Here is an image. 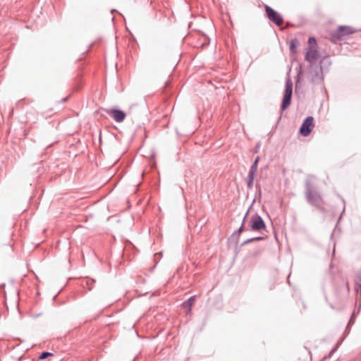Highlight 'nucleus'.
<instances>
[{
  "instance_id": "4be33fe9",
  "label": "nucleus",
  "mask_w": 361,
  "mask_h": 361,
  "mask_svg": "<svg viewBox=\"0 0 361 361\" xmlns=\"http://www.w3.org/2000/svg\"><path fill=\"white\" fill-rule=\"evenodd\" d=\"M339 345L340 343H336V345L331 349V350L330 351V353L333 355L336 350L339 347Z\"/></svg>"
},
{
  "instance_id": "a878e982",
  "label": "nucleus",
  "mask_w": 361,
  "mask_h": 361,
  "mask_svg": "<svg viewBox=\"0 0 361 361\" xmlns=\"http://www.w3.org/2000/svg\"><path fill=\"white\" fill-rule=\"evenodd\" d=\"M247 214H248V211L246 212V214H245L244 217H243V221L242 223H243L244 224H245V219L247 216Z\"/></svg>"
},
{
  "instance_id": "0eeeda50",
  "label": "nucleus",
  "mask_w": 361,
  "mask_h": 361,
  "mask_svg": "<svg viewBox=\"0 0 361 361\" xmlns=\"http://www.w3.org/2000/svg\"><path fill=\"white\" fill-rule=\"evenodd\" d=\"M314 126V118L311 116H307L303 120L300 127L299 133L301 135L307 137L311 133Z\"/></svg>"
},
{
  "instance_id": "f03ea898",
  "label": "nucleus",
  "mask_w": 361,
  "mask_h": 361,
  "mask_svg": "<svg viewBox=\"0 0 361 361\" xmlns=\"http://www.w3.org/2000/svg\"><path fill=\"white\" fill-rule=\"evenodd\" d=\"M305 197L307 202L312 206L316 205L323 201L322 195L317 188L311 183L310 180H305Z\"/></svg>"
},
{
  "instance_id": "f257e3e1",
  "label": "nucleus",
  "mask_w": 361,
  "mask_h": 361,
  "mask_svg": "<svg viewBox=\"0 0 361 361\" xmlns=\"http://www.w3.org/2000/svg\"><path fill=\"white\" fill-rule=\"evenodd\" d=\"M331 65V61L329 59H322L319 61V65L313 66L312 67L307 66L308 69V81L313 85H320V89L323 91L325 87L324 85V74L323 66H329Z\"/></svg>"
},
{
  "instance_id": "20e7f679",
  "label": "nucleus",
  "mask_w": 361,
  "mask_h": 361,
  "mask_svg": "<svg viewBox=\"0 0 361 361\" xmlns=\"http://www.w3.org/2000/svg\"><path fill=\"white\" fill-rule=\"evenodd\" d=\"M293 95V83L289 77L286 79V85H285V91L283 96L281 104V110L285 111L288 108L290 104H291Z\"/></svg>"
},
{
  "instance_id": "7ed1b4c3",
  "label": "nucleus",
  "mask_w": 361,
  "mask_h": 361,
  "mask_svg": "<svg viewBox=\"0 0 361 361\" xmlns=\"http://www.w3.org/2000/svg\"><path fill=\"white\" fill-rule=\"evenodd\" d=\"M355 30L348 25H340L330 34L331 41L336 42L346 39L347 37L355 32Z\"/></svg>"
},
{
  "instance_id": "f3484780",
  "label": "nucleus",
  "mask_w": 361,
  "mask_h": 361,
  "mask_svg": "<svg viewBox=\"0 0 361 361\" xmlns=\"http://www.w3.org/2000/svg\"><path fill=\"white\" fill-rule=\"evenodd\" d=\"M52 355H53V354L51 353H50V352L43 351L42 353H40V355L39 356V359L44 360V359H47L49 357H51Z\"/></svg>"
},
{
  "instance_id": "1a4fd4ad",
  "label": "nucleus",
  "mask_w": 361,
  "mask_h": 361,
  "mask_svg": "<svg viewBox=\"0 0 361 361\" xmlns=\"http://www.w3.org/2000/svg\"><path fill=\"white\" fill-rule=\"evenodd\" d=\"M107 114L118 123L123 122L126 117V114L124 111L118 109H111L106 110Z\"/></svg>"
},
{
  "instance_id": "c756f323",
  "label": "nucleus",
  "mask_w": 361,
  "mask_h": 361,
  "mask_svg": "<svg viewBox=\"0 0 361 361\" xmlns=\"http://www.w3.org/2000/svg\"><path fill=\"white\" fill-rule=\"evenodd\" d=\"M344 211H345V207L343 209V212H342V213H341V216H340L339 219H341L342 215H343V214Z\"/></svg>"
},
{
  "instance_id": "412c9836",
  "label": "nucleus",
  "mask_w": 361,
  "mask_h": 361,
  "mask_svg": "<svg viewBox=\"0 0 361 361\" xmlns=\"http://www.w3.org/2000/svg\"><path fill=\"white\" fill-rule=\"evenodd\" d=\"M354 322H355L354 314H353L352 316L350 317V319H349V322H348V326H349L350 325L353 324Z\"/></svg>"
},
{
  "instance_id": "bb28decb",
  "label": "nucleus",
  "mask_w": 361,
  "mask_h": 361,
  "mask_svg": "<svg viewBox=\"0 0 361 361\" xmlns=\"http://www.w3.org/2000/svg\"><path fill=\"white\" fill-rule=\"evenodd\" d=\"M345 287H346V288H347V290H348V291H349L350 288H349V284H348V281H346V282H345Z\"/></svg>"
},
{
  "instance_id": "f8f14e48",
  "label": "nucleus",
  "mask_w": 361,
  "mask_h": 361,
  "mask_svg": "<svg viewBox=\"0 0 361 361\" xmlns=\"http://www.w3.org/2000/svg\"><path fill=\"white\" fill-rule=\"evenodd\" d=\"M355 290L356 292H360L361 294V271L357 274V277L355 279Z\"/></svg>"
},
{
  "instance_id": "4468645a",
  "label": "nucleus",
  "mask_w": 361,
  "mask_h": 361,
  "mask_svg": "<svg viewBox=\"0 0 361 361\" xmlns=\"http://www.w3.org/2000/svg\"><path fill=\"white\" fill-rule=\"evenodd\" d=\"M297 45H298V42L295 39L290 40L289 49L291 53H293V54L297 53Z\"/></svg>"
},
{
  "instance_id": "393cba45",
  "label": "nucleus",
  "mask_w": 361,
  "mask_h": 361,
  "mask_svg": "<svg viewBox=\"0 0 361 361\" xmlns=\"http://www.w3.org/2000/svg\"><path fill=\"white\" fill-rule=\"evenodd\" d=\"M68 99V97H64V98L61 99L59 101V102H60V103H63V102H66Z\"/></svg>"
},
{
  "instance_id": "9b49d317",
  "label": "nucleus",
  "mask_w": 361,
  "mask_h": 361,
  "mask_svg": "<svg viewBox=\"0 0 361 361\" xmlns=\"http://www.w3.org/2000/svg\"><path fill=\"white\" fill-rule=\"evenodd\" d=\"M297 75L295 76V92H298L299 88L301 87L302 83V76L304 73L303 67L302 64H299L296 68Z\"/></svg>"
},
{
  "instance_id": "dca6fc26",
  "label": "nucleus",
  "mask_w": 361,
  "mask_h": 361,
  "mask_svg": "<svg viewBox=\"0 0 361 361\" xmlns=\"http://www.w3.org/2000/svg\"><path fill=\"white\" fill-rule=\"evenodd\" d=\"M257 165H255V164H252L250 168L248 175L257 176Z\"/></svg>"
},
{
  "instance_id": "aec40b11",
  "label": "nucleus",
  "mask_w": 361,
  "mask_h": 361,
  "mask_svg": "<svg viewBox=\"0 0 361 361\" xmlns=\"http://www.w3.org/2000/svg\"><path fill=\"white\" fill-rule=\"evenodd\" d=\"M317 207L322 213L325 214L326 212V209L320 204V203H317L316 205H313Z\"/></svg>"
},
{
  "instance_id": "9d476101",
  "label": "nucleus",
  "mask_w": 361,
  "mask_h": 361,
  "mask_svg": "<svg viewBox=\"0 0 361 361\" xmlns=\"http://www.w3.org/2000/svg\"><path fill=\"white\" fill-rule=\"evenodd\" d=\"M243 231H249L247 230V228H245V226H244V224L242 223L240 226L235 231L233 234L229 237L228 238V240L231 242V243H233L235 245L238 244L239 243V237H240V234L243 232Z\"/></svg>"
},
{
  "instance_id": "ddd939ff",
  "label": "nucleus",
  "mask_w": 361,
  "mask_h": 361,
  "mask_svg": "<svg viewBox=\"0 0 361 361\" xmlns=\"http://www.w3.org/2000/svg\"><path fill=\"white\" fill-rule=\"evenodd\" d=\"M264 239V237H263V236H258V237H253V238H247V239L245 240L243 243H240V246H243L244 245H246L247 243L255 242V241H259V240H262Z\"/></svg>"
},
{
  "instance_id": "cd10ccee",
  "label": "nucleus",
  "mask_w": 361,
  "mask_h": 361,
  "mask_svg": "<svg viewBox=\"0 0 361 361\" xmlns=\"http://www.w3.org/2000/svg\"><path fill=\"white\" fill-rule=\"evenodd\" d=\"M331 356H332V354L329 352V354L324 358L326 359L328 357H331Z\"/></svg>"
},
{
  "instance_id": "2eb2a0df",
  "label": "nucleus",
  "mask_w": 361,
  "mask_h": 361,
  "mask_svg": "<svg viewBox=\"0 0 361 361\" xmlns=\"http://www.w3.org/2000/svg\"><path fill=\"white\" fill-rule=\"evenodd\" d=\"M255 178H256V176H252L250 175H247V178H246L247 186L250 190H252L253 188L254 180H255Z\"/></svg>"
},
{
  "instance_id": "423d86ee",
  "label": "nucleus",
  "mask_w": 361,
  "mask_h": 361,
  "mask_svg": "<svg viewBox=\"0 0 361 361\" xmlns=\"http://www.w3.org/2000/svg\"><path fill=\"white\" fill-rule=\"evenodd\" d=\"M264 11L267 17L271 22H272L277 26H280L283 24V18L282 16L276 10H274L268 5H265Z\"/></svg>"
},
{
  "instance_id": "39448f33",
  "label": "nucleus",
  "mask_w": 361,
  "mask_h": 361,
  "mask_svg": "<svg viewBox=\"0 0 361 361\" xmlns=\"http://www.w3.org/2000/svg\"><path fill=\"white\" fill-rule=\"evenodd\" d=\"M265 222L260 215L255 214L250 217L248 231L260 232L265 230Z\"/></svg>"
},
{
  "instance_id": "a211bd4d",
  "label": "nucleus",
  "mask_w": 361,
  "mask_h": 361,
  "mask_svg": "<svg viewBox=\"0 0 361 361\" xmlns=\"http://www.w3.org/2000/svg\"><path fill=\"white\" fill-rule=\"evenodd\" d=\"M195 295L190 297L185 302H184L183 304L184 305L186 304L189 307H191L193 305V302L195 301Z\"/></svg>"
},
{
  "instance_id": "c85d7f7f",
  "label": "nucleus",
  "mask_w": 361,
  "mask_h": 361,
  "mask_svg": "<svg viewBox=\"0 0 361 361\" xmlns=\"http://www.w3.org/2000/svg\"><path fill=\"white\" fill-rule=\"evenodd\" d=\"M51 147V145L48 146L45 149V153H47L49 150V149Z\"/></svg>"
},
{
  "instance_id": "7c9ffc66",
  "label": "nucleus",
  "mask_w": 361,
  "mask_h": 361,
  "mask_svg": "<svg viewBox=\"0 0 361 361\" xmlns=\"http://www.w3.org/2000/svg\"><path fill=\"white\" fill-rule=\"evenodd\" d=\"M289 277H290V274L288 276V278H287V282H288V283H290V281H289Z\"/></svg>"
},
{
  "instance_id": "6ab92c4d",
  "label": "nucleus",
  "mask_w": 361,
  "mask_h": 361,
  "mask_svg": "<svg viewBox=\"0 0 361 361\" xmlns=\"http://www.w3.org/2000/svg\"><path fill=\"white\" fill-rule=\"evenodd\" d=\"M308 44L310 46H314V45H317V41H316V39L315 37H310L309 39H308Z\"/></svg>"
},
{
  "instance_id": "5701e85b",
  "label": "nucleus",
  "mask_w": 361,
  "mask_h": 361,
  "mask_svg": "<svg viewBox=\"0 0 361 361\" xmlns=\"http://www.w3.org/2000/svg\"><path fill=\"white\" fill-rule=\"evenodd\" d=\"M256 190H257V192L258 193L259 195V197H261V195H262V190H261V187L260 185H256Z\"/></svg>"
},
{
  "instance_id": "6e6552de",
  "label": "nucleus",
  "mask_w": 361,
  "mask_h": 361,
  "mask_svg": "<svg viewBox=\"0 0 361 361\" xmlns=\"http://www.w3.org/2000/svg\"><path fill=\"white\" fill-rule=\"evenodd\" d=\"M319 53L317 49H314L312 46H310L307 47V51L305 55V60L309 63V67L317 66L316 64V61L319 59Z\"/></svg>"
},
{
  "instance_id": "b1692460",
  "label": "nucleus",
  "mask_w": 361,
  "mask_h": 361,
  "mask_svg": "<svg viewBox=\"0 0 361 361\" xmlns=\"http://www.w3.org/2000/svg\"><path fill=\"white\" fill-rule=\"evenodd\" d=\"M259 161V157H257L252 164H255V165L258 166Z\"/></svg>"
}]
</instances>
